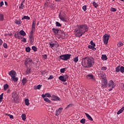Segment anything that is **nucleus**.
Wrapping results in <instances>:
<instances>
[{
  "label": "nucleus",
  "instance_id": "1",
  "mask_svg": "<svg viewBox=\"0 0 124 124\" xmlns=\"http://www.w3.org/2000/svg\"><path fill=\"white\" fill-rule=\"evenodd\" d=\"M81 64L84 67H92L94 64V59L93 57H85L82 59Z\"/></svg>",
  "mask_w": 124,
  "mask_h": 124
},
{
  "label": "nucleus",
  "instance_id": "2",
  "mask_svg": "<svg viewBox=\"0 0 124 124\" xmlns=\"http://www.w3.org/2000/svg\"><path fill=\"white\" fill-rule=\"evenodd\" d=\"M12 97L13 98L14 102L17 103L19 101V93L16 92H14L12 93Z\"/></svg>",
  "mask_w": 124,
  "mask_h": 124
},
{
  "label": "nucleus",
  "instance_id": "3",
  "mask_svg": "<svg viewBox=\"0 0 124 124\" xmlns=\"http://www.w3.org/2000/svg\"><path fill=\"white\" fill-rule=\"evenodd\" d=\"M75 31H76V32H77L75 34V35L76 36H78V37L82 36L83 35V34H84V33H84V32H83V30H82L81 29H78V28L75 30Z\"/></svg>",
  "mask_w": 124,
  "mask_h": 124
},
{
  "label": "nucleus",
  "instance_id": "4",
  "mask_svg": "<svg viewBox=\"0 0 124 124\" xmlns=\"http://www.w3.org/2000/svg\"><path fill=\"white\" fill-rule=\"evenodd\" d=\"M77 27L78 30H80L81 29L84 30L85 31H84V33L87 32V31H89V28H88V26H87L86 24L78 25Z\"/></svg>",
  "mask_w": 124,
  "mask_h": 124
},
{
  "label": "nucleus",
  "instance_id": "5",
  "mask_svg": "<svg viewBox=\"0 0 124 124\" xmlns=\"http://www.w3.org/2000/svg\"><path fill=\"white\" fill-rule=\"evenodd\" d=\"M70 57H71V54H64L60 56V59L63 61H67V60H69V59H70Z\"/></svg>",
  "mask_w": 124,
  "mask_h": 124
},
{
  "label": "nucleus",
  "instance_id": "6",
  "mask_svg": "<svg viewBox=\"0 0 124 124\" xmlns=\"http://www.w3.org/2000/svg\"><path fill=\"white\" fill-rule=\"evenodd\" d=\"M69 77L67 75H65L63 76H61L59 77V79L62 82H66V80L68 79Z\"/></svg>",
  "mask_w": 124,
  "mask_h": 124
},
{
  "label": "nucleus",
  "instance_id": "7",
  "mask_svg": "<svg viewBox=\"0 0 124 124\" xmlns=\"http://www.w3.org/2000/svg\"><path fill=\"white\" fill-rule=\"evenodd\" d=\"M59 18L60 20H62V21H63V22H66V20H65V18H66V15H65V14L64 13L62 14L60 13Z\"/></svg>",
  "mask_w": 124,
  "mask_h": 124
},
{
  "label": "nucleus",
  "instance_id": "8",
  "mask_svg": "<svg viewBox=\"0 0 124 124\" xmlns=\"http://www.w3.org/2000/svg\"><path fill=\"white\" fill-rule=\"evenodd\" d=\"M109 35H108V34H105L103 37H104V44H105L106 45H107V44H108V41L109 40Z\"/></svg>",
  "mask_w": 124,
  "mask_h": 124
},
{
  "label": "nucleus",
  "instance_id": "9",
  "mask_svg": "<svg viewBox=\"0 0 124 124\" xmlns=\"http://www.w3.org/2000/svg\"><path fill=\"white\" fill-rule=\"evenodd\" d=\"M107 79L106 78H104L102 80V89H105L107 87Z\"/></svg>",
  "mask_w": 124,
  "mask_h": 124
},
{
  "label": "nucleus",
  "instance_id": "10",
  "mask_svg": "<svg viewBox=\"0 0 124 124\" xmlns=\"http://www.w3.org/2000/svg\"><path fill=\"white\" fill-rule=\"evenodd\" d=\"M14 36L16 38H18V39H23V37L21 36L20 33L18 31H16L15 33Z\"/></svg>",
  "mask_w": 124,
  "mask_h": 124
},
{
  "label": "nucleus",
  "instance_id": "11",
  "mask_svg": "<svg viewBox=\"0 0 124 124\" xmlns=\"http://www.w3.org/2000/svg\"><path fill=\"white\" fill-rule=\"evenodd\" d=\"M51 100L53 101H61V98L59 96L53 95L51 97Z\"/></svg>",
  "mask_w": 124,
  "mask_h": 124
},
{
  "label": "nucleus",
  "instance_id": "12",
  "mask_svg": "<svg viewBox=\"0 0 124 124\" xmlns=\"http://www.w3.org/2000/svg\"><path fill=\"white\" fill-rule=\"evenodd\" d=\"M9 74L12 78V77H15V76H16V72H15L14 70H12L9 72Z\"/></svg>",
  "mask_w": 124,
  "mask_h": 124
},
{
  "label": "nucleus",
  "instance_id": "13",
  "mask_svg": "<svg viewBox=\"0 0 124 124\" xmlns=\"http://www.w3.org/2000/svg\"><path fill=\"white\" fill-rule=\"evenodd\" d=\"M52 31L54 32L55 34H57V35H60V30L56 28H53Z\"/></svg>",
  "mask_w": 124,
  "mask_h": 124
},
{
  "label": "nucleus",
  "instance_id": "14",
  "mask_svg": "<svg viewBox=\"0 0 124 124\" xmlns=\"http://www.w3.org/2000/svg\"><path fill=\"white\" fill-rule=\"evenodd\" d=\"M63 108H58V110H56V116H59L60 114H61L62 110H63Z\"/></svg>",
  "mask_w": 124,
  "mask_h": 124
},
{
  "label": "nucleus",
  "instance_id": "15",
  "mask_svg": "<svg viewBox=\"0 0 124 124\" xmlns=\"http://www.w3.org/2000/svg\"><path fill=\"white\" fill-rule=\"evenodd\" d=\"M99 77H101V78H102V79H105L106 77L105 73H104L103 72H100L99 74Z\"/></svg>",
  "mask_w": 124,
  "mask_h": 124
},
{
  "label": "nucleus",
  "instance_id": "16",
  "mask_svg": "<svg viewBox=\"0 0 124 124\" xmlns=\"http://www.w3.org/2000/svg\"><path fill=\"white\" fill-rule=\"evenodd\" d=\"M108 87L112 86V88H115V84H114V81L113 80H110L109 83L108 84Z\"/></svg>",
  "mask_w": 124,
  "mask_h": 124
},
{
  "label": "nucleus",
  "instance_id": "17",
  "mask_svg": "<svg viewBox=\"0 0 124 124\" xmlns=\"http://www.w3.org/2000/svg\"><path fill=\"white\" fill-rule=\"evenodd\" d=\"M36 20L34 19L33 21V23L32 24V30H35V25H36Z\"/></svg>",
  "mask_w": 124,
  "mask_h": 124
},
{
  "label": "nucleus",
  "instance_id": "18",
  "mask_svg": "<svg viewBox=\"0 0 124 124\" xmlns=\"http://www.w3.org/2000/svg\"><path fill=\"white\" fill-rule=\"evenodd\" d=\"M85 115L87 117V118L89 120V121H93V118L91 116V115H89V114L85 113Z\"/></svg>",
  "mask_w": 124,
  "mask_h": 124
},
{
  "label": "nucleus",
  "instance_id": "19",
  "mask_svg": "<svg viewBox=\"0 0 124 124\" xmlns=\"http://www.w3.org/2000/svg\"><path fill=\"white\" fill-rule=\"evenodd\" d=\"M41 87H42V85L39 84L37 86H34V90H40L41 89Z\"/></svg>",
  "mask_w": 124,
  "mask_h": 124
},
{
  "label": "nucleus",
  "instance_id": "20",
  "mask_svg": "<svg viewBox=\"0 0 124 124\" xmlns=\"http://www.w3.org/2000/svg\"><path fill=\"white\" fill-rule=\"evenodd\" d=\"M33 35H30L29 36V40L31 42V43H32L33 42Z\"/></svg>",
  "mask_w": 124,
  "mask_h": 124
},
{
  "label": "nucleus",
  "instance_id": "21",
  "mask_svg": "<svg viewBox=\"0 0 124 124\" xmlns=\"http://www.w3.org/2000/svg\"><path fill=\"white\" fill-rule=\"evenodd\" d=\"M19 32L20 35H22V36H26V32L23 30H21Z\"/></svg>",
  "mask_w": 124,
  "mask_h": 124
},
{
  "label": "nucleus",
  "instance_id": "22",
  "mask_svg": "<svg viewBox=\"0 0 124 124\" xmlns=\"http://www.w3.org/2000/svg\"><path fill=\"white\" fill-rule=\"evenodd\" d=\"M59 33H61V35L60 36V38H62V36H64V35H65V34H64V32L61 30L60 31Z\"/></svg>",
  "mask_w": 124,
  "mask_h": 124
},
{
  "label": "nucleus",
  "instance_id": "23",
  "mask_svg": "<svg viewBox=\"0 0 124 124\" xmlns=\"http://www.w3.org/2000/svg\"><path fill=\"white\" fill-rule=\"evenodd\" d=\"M94 47L95 46H91V45H89L88 46V48L89 49H92V50H93V51H95L96 50V48Z\"/></svg>",
  "mask_w": 124,
  "mask_h": 124
},
{
  "label": "nucleus",
  "instance_id": "24",
  "mask_svg": "<svg viewBox=\"0 0 124 124\" xmlns=\"http://www.w3.org/2000/svg\"><path fill=\"white\" fill-rule=\"evenodd\" d=\"M21 118H22L23 121H26V119H27V117H26V114L23 113L21 115Z\"/></svg>",
  "mask_w": 124,
  "mask_h": 124
},
{
  "label": "nucleus",
  "instance_id": "25",
  "mask_svg": "<svg viewBox=\"0 0 124 124\" xmlns=\"http://www.w3.org/2000/svg\"><path fill=\"white\" fill-rule=\"evenodd\" d=\"M30 100H29V99L27 98L25 100V104L26 105H27V106H29L30 105Z\"/></svg>",
  "mask_w": 124,
  "mask_h": 124
},
{
  "label": "nucleus",
  "instance_id": "26",
  "mask_svg": "<svg viewBox=\"0 0 124 124\" xmlns=\"http://www.w3.org/2000/svg\"><path fill=\"white\" fill-rule=\"evenodd\" d=\"M44 101H46V102H47V103H51V101L50 100V99L47 97L44 98Z\"/></svg>",
  "mask_w": 124,
  "mask_h": 124
},
{
  "label": "nucleus",
  "instance_id": "27",
  "mask_svg": "<svg viewBox=\"0 0 124 124\" xmlns=\"http://www.w3.org/2000/svg\"><path fill=\"white\" fill-rule=\"evenodd\" d=\"M101 59L103 61H106L107 60V56H106V55H102Z\"/></svg>",
  "mask_w": 124,
  "mask_h": 124
},
{
  "label": "nucleus",
  "instance_id": "28",
  "mask_svg": "<svg viewBox=\"0 0 124 124\" xmlns=\"http://www.w3.org/2000/svg\"><path fill=\"white\" fill-rule=\"evenodd\" d=\"M27 82H28V80H27V78H23L22 80V83L23 84V85H25V84H26L27 83Z\"/></svg>",
  "mask_w": 124,
  "mask_h": 124
},
{
  "label": "nucleus",
  "instance_id": "29",
  "mask_svg": "<svg viewBox=\"0 0 124 124\" xmlns=\"http://www.w3.org/2000/svg\"><path fill=\"white\" fill-rule=\"evenodd\" d=\"M30 20L31 18L29 16H24L22 18V20Z\"/></svg>",
  "mask_w": 124,
  "mask_h": 124
},
{
  "label": "nucleus",
  "instance_id": "30",
  "mask_svg": "<svg viewBox=\"0 0 124 124\" xmlns=\"http://www.w3.org/2000/svg\"><path fill=\"white\" fill-rule=\"evenodd\" d=\"M87 79H93V75H88L87 76Z\"/></svg>",
  "mask_w": 124,
  "mask_h": 124
},
{
  "label": "nucleus",
  "instance_id": "31",
  "mask_svg": "<svg viewBox=\"0 0 124 124\" xmlns=\"http://www.w3.org/2000/svg\"><path fill=\"white\" fill-rule=\"evenodd\" d=\"M3 88H4V90L6 91L7 89L9 88V86H8V84H5L4 85Z\"/></svg>",
  "mask_w": 124,
  "mask_h": 124
},
{
  "label": "nucleus",
  "instance_id": "32",
  "mask_svg": "<svg viewBox=\"0 0 124 124\" xmlns=\"http://www.w3.org/2000/svg\"><path fill=\"white\" fill-rule=\"evenodd\" d=\"M3 20H4L3 15L0 14V21H1V22H2Z\"/></svg>",
  "mask_w": 124,
  "mask_h": 124
},
{
  "label": "nucleus",
  "instance_id": "33",
  "mask_svg": "<svg viewBox=\"0 0 124 124\" xmlns=\"http://www.w3.org/2000/svg\"><path fill=\"white\" fill-rule=\"evenodd\" d=\"M12 79L14 82H17L18 81V78H16V76L12 78Z\"/></svg>",
  "mask_w": 124,
  "mask_h": 124
},
{
  "label": "nucleus",
  "instance_id": "34",
  "mask_svg": "<svg viewBox=\"0 0 124 124\" xmlns=\"http://www.w3.org/2000/svg\"><path fill=\"white\" fill-rule=\"evenodd\" d=\"M31 68H27L26 71H25V73L26 74H30L31 73Z\"/></svg>",
  "mask_w": 124,
  "mask_h": 124
},
{
  "label": "nucleus",
  "instance_id": "35",
  "mask_svg": "<svg viewBox=\"0 0 124 124\" xmlns=\"http://www.w3.org/2000/svg\"><path fill=\"white\" fill-rule=\"evenodd\" d=\"M15 23L17 25H21V20L20 19L16 20Z\"/></svg>",
  "mask_w": 124,
  "mask_h": 124
},
{
  "label": "nucleus",
  "instance_id": "36",
  "mask_svg": "<svg viewBox=\"0 0 124 124\" xmlns=\"http://www.w3.org/2000/svg\"><path fill=\"white\" fill-rule=\"evenodd\" d=\"M120 71H121L120 66L119 65V66H117V67L116 68V72H120Z\"/></svg>",
  "mask_w": 124,
  "mask_h": 124
},
{
  "label": "nucleus",
  "instance_id": "37",
  "mask_svg": "<svg viewBox=\"0 0 124 124\" xmlns=\"http://www.w3.org/2000/svg\"><path fill=\"white\" fill-rule=\"evenodd\" d=\"M2 99H3V93L0 95V103L2 101Z\"/></svg>",
  "mask_w": 124,
  "mask_h": 124
},
{
  "label": "nucleus",
  "instance_id": "38",
  "mask_svg": "<svg viewBox=\"0 0 124 124\" xmlns=\"http://www.w3.org/2000/svg\"><path fill=\"white\" fill-rule=\"evenodd\" d=\"M80 123L83 124H85L86 123V119L85 118L82 119L80 120Z\"/></svg>",
  "mask_w": 124,
  "mask_h": 124
},
{
  "label": "nucleus",
  "instance_id": "39",
  "mask_svg": "<svg viewBox=\"0 0 124 124\" xmlns=\"http://www.w3.org/2000/svg\"><path fill=\"white\" fill-rule=\"evenodd\" d=\"M26 51L27 53L31 52V47L29 46L26 48Z\"/></svg>",
  "mask_w": 124,
  "mask_h": 124
},
{
  "label": "nucleus",
  "instance_id": "40",
  "mask_svg": "<svg viewBox=\"0 0 124 124\" xmlns=\"http://www.w3.org/2000/svg\"><path fill=\"white\" fill-rule=\"evenodd\" d=\"M123 45H124V44H123V43H122V42H120L118 44H117V46L118 47H122V46H123Z\"/></svg>",
  "mask_w": 124,
  "mask_h": 124
},
{
  "label": "nucleus",
  "instance_id": "41",
  "mask_svg": "<svg viewBox=\"0 0 124 124\" xmlns=\"http://www.w3.org/2000/svg\"><path fill=\"white\" fill-rule=\"evenodd\" d=\"M32 50H33L34 52H36L37 51V48L35 46H32Z\"/></svg>",
  "mask_w": 124,
  "mask_h": 124
},
{
  "label": "nucleus",
  "instance_id": "42",
  "mask_svg": "<svg viewBox=\"0 0 124 124\" xmlns=\"http://www.w3.org/2000/svg\"><path fill=\"white\" fill-rule=\"evenodd\" d=\"M120 71L122 72V73H124V67L121 66L120 67Z\"/></svg>",
  "mask_w": 124,
  "mask_h": 124
},
{
  "label": "nucleus",
  "instance_id": "43",
  "mask_svg": "<svg viewBox=\"0 0 124 124\" xmlns=\"http://www.w3.org/2000/svg\"><path fill=\"white\" fill-rule=\"evenodd\" d=\"M56 27H62V24H61V23H60L59 22H56Z\"/></svg>",
  "mask_w": 124,
  "mask_h": 124
},
{
  "label": "nucleus",
  "instance_id": "44",
  "mask_svg": "<svg viewBox=\"0 0 124 124\" xmlns=\"http://www.w3.org/2000/svg\"><path fill=\"white\" fill-rule=\"evenodd\" d=\"M93 6H94V7H95L96 8V7H97V6H98V4H97V3H95V2H93Z\"/></svg>",
  "mask_w": 124,
  "mask_h": 124
},
{
  "label": "nucleus",
  "instance_id": "45",
  "mask_svg": "<svg viewBox=\"0 0 124 124\" xmlns=\"http://www.w3.org/2000/svg\"><path fill=\"white\" fill-rule=\"evenodd\" d=\"M23 3H21L20 6H19V9H23V8L24 7V5L23 4Z\"/></svg>",
  "mask_w": 124,
  "mask_h": 124
},
{
  "label": "nucleus",
  "instance_id": "46",
  "mask_svg": "<svg viewBox=\"0 0 124 124\" xmlns=\"http://www.w3.org/2000/svg\"><path fill=\"white\" fill-rule=\"evenodd\" d=\"M65 71V68H62L60 70V72L61 73H64V72Z\"/></svg>",
  "mask_w": 124,
  "mask_h": 124
},
{
  "label": "nucleus",
  "instance_id": "47",
  "mask_svg": "<svg viewBox=\"0 0 124 124\" xmlns=\"http://www.w3.org/2000/svg\"><path fill=\"white\" fill-rule=\"evenodd\" d=\"M46 97H52L51 94H50L49 93H46Z\"/></svg>",
  "mask_w": 124,
  "mask_h": 124
},
{
  "label": "nucleus",
  "instance_id": "48",
  "mask_svg": "<svg viewBox=\"0 0 124 124\" xmlns=\"http://www.w3.org/2000/svg\"><path fill=\"white\" fill-rule=\"evenodd\" d=\"M82 9H83V11L86 12V11L87 10V6L86 5H84L82 7Z\"/></svg>",
  "mask_w": 124,
  "mask_h": 124
},
{
  "label": "nucleus",
  "instance_id": "49",
  "mask_svg": "<svg viewBox=\"0 0 124 124\" xmlns=\"http://www.w3.org/2000/svg\"><path fill=\"white\" fill-rule=\"evenodd\" d=\"M78 57H76V58H75L74 59V62H78Z\"/></svg>",
  "mask_w": 124,
  "mask_h": 124
},
{
  "label": "nucleus",
  "instance_id": "50",
  "mask_svg": "<svg viewBox=\"0 0 124 124\" xmlns=\"http://www.w3.org/2000/svg\"><path fill=\"white\" fill-rule=\"evenodd\" d=\"M26 60H27L28 63H31V62H32V60L30 59V58H27Z\"/></svg>",
  "mask_w": 124,
  "mask_h": 124
},
{
  "label": "nucleus",
  "instance_id": "51",
  "mask_svg": "<svg viewBox=\"0 0 124 124\" xmlns=\"http://www.w3.org/2000/svg\"><path fill=\"white\" fill-rule=\"evenodd\" d=\"M5 115H6V116H9V117L10 118V119H13V118H14V117L12 115L8 114H5Z\"/></svg>",
  "mask_w": 124,
  "mask_h": 124
},
{
  "label": "nucleus",
  "instance_id": "52",
  "mask_svg": "<svg viewBox=\"0 0 124 124\" xmlns=\"http://www.w3.org/2000/svg\"><path fill=\"white\" fill-rule=\"evenodd\" d=\"M55 45V43L51 44V43H49V46L51 47V48H53L54 46Z\"/></svg>",
  "mask_w": 124,
  "mask_h": 124
},
{
  "label": "nucleus",
  "instance_id": "53",
  "mask_svg": "<svg viewBox=\"0 0 124 124\" xmlns=\"http://www.w3.org/2000/svg\"><path fill=\"white\" fill-rule=\"evenodd\" d=\"M90 44L93 46H94L95 47V44L93 43V40L90 42Z\"/></svg>",
  "mask_w": 124,
  "mask_h": 124
},
{
  "label": "nucleus",
  "instance_id": "54",
  "mask_svg": "<svg viewBox=\"0 0 124 124\" xmlns=\"http://www.w3.org/2000/svg\"><path fill=\"white\" fill-rule=\"evenodd\" d=\"M111 11L112 12H115V11H117V9H116L115 8H112L111 9Z\"/></svg>",
  "mask_w": 124,
  "mask_h": 124
},
{
  "label": "nucleus",
  "instance_id": "55",
  "mask_svg": "<svg viewBox=\"0 0 124 124\" xmlns=\"http://www.w3.org/2000/svg\"><path fill=\"white\" fill-rule=\"evenodd\" d=\"M33 31H34V30H32V28H31V31L30 32V35H33Z\"/></svg>",
  "mask_w": 124,
  "mask_h": 124
},
{
  "label": "nucleus",
  "instance_id": "56",
  "mask_svg": "<svg viewBox=\"0 0 124 124\" xmlns=\"http://www.w3.org/2000/svg\"><path fill=\"white\" fill-rule=\"evenodd\" d=\"M25 65H26V66H28V64H29V62H28V60H27V59L26 60L25 62H24Z\"/></svg>",
  "mask_w": 124,
  "mask_h": 124
},
{
  "label": "nucleus",
  "instance_id": "57",
  "mask_svg": "<svg viewBox=\"0 0 124 124\" xmlns=\"http://www.w3.org/2000/svg\"><path fill=\"white\" fill-rule=\"evenodd\" d=\"M107 69V67H105V66H103L101 68V70H104L105 71Z\"/></svg>",
  "mask_w": 124,
  "mask_h": 124
},
{
  "label": "nucleus",
  "instance_id": "58",
  "mask_svg": "<svg viewBox=\"0 0 124 124\" xmlns=\"http://www.w3.org/2000/svg\"><path fill=\"white\" fill-rule=\"evenodd\" d=\"M3 46L4 47V48H7V44L6 43H4L3 44Z\"/></svg>",
  "mask_w": 124,
  "mask_h": 124
},
{
  "label": "nucleus",
  "instance_id": "59",
  "mask_svg": "<svg viewBox=\"0 0 124 124\" xmlns=\"http://www.w3.org/2000/svg\"><path fill=\"white\" fill-rule=\"evenodd\" d=\"M54 78V76H50V77L48 78V80H50L51 79Z\"/></svg>",
  "mask_w": 124,
  "mask_h": 124
},
{
  "label": "nucleus",
  "instance_id": "60",
  "mask_svg": "<svg viewBox=\"0 0 124 124\" xmlns=\"http://www.w3.org/2000/svg\"><path fill=\"white\" fill-rule=\"evenodd\" d=\"M3 4H4V3H3V1H1L0 2V7H1V6H2V5H3Z\"/></svg>",
  "mask_w": 124,
  "mask_h": 124
},
{
  "label": "nucleus",
  "instance_id": "61",
  "mask_svg": "<svg viewBox=\"0 0 124 124\" xmlns=\"http://www.w3.org/2000/svg\"><path fill=\"white\" fill-rule=\"evenodd\" d=\"M21 41L22 42H27V39L25 38H23V39Z\"/></svg>",
  "mask_w": 124,
  "mask_h": 124
},
{
  "label": "nucleus",
  "instance_id": "62",
  "mask_svg": "<svg viewBox=\"0 0 124 124\" xmlns=\"http://www.w3.org/2000/svg\"><path fill=\"white\" fill-rule=\"evenodd\" d=\"M12 35V33H8L5 34V36H11Z\"/></svg>",
  "mask_w": 124,
  "mask_h": 124
},
{
  "label": "nucleus",
  "instance_id": "63",
  "mask_svg": "<svg viewBox=\"0 0 124 124\" xmlns=\"http://www.w3.org/2000/svg\"><path fill=\"white\" fill-rule=\"evenodd\" d=\"M43 58L45 59V60H46V59H47V55L46 54L43 55Z\"/></svg>",
  "mask_w": 124,
  "mask_h": 124
},
{
  "label": "nucleus",
  "instance_id": "64",
  "mask_svg": "<svg viewBox=\"0 0 124 124\" xmlns=\"http://www.w3.org/2000/svg\"><path fill=\"white\" fill-rule=\"evenodd\" d=\"M42 96L43 98H44V100L45 98H46V94H42Z\"/></svg>",
  "mask_w": 124,
  "mask_h": 124
}]
</instances>
